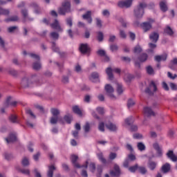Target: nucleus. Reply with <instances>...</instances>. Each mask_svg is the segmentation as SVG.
<instances>
[{"label": "nucleus", "instance_id": "1", "mask_svg": "<svg viewBox=\"0 0 177 177\" xmlns=\"http://www.w3.org/2000/svg\"><path fill=\"white\" fill-rule=\"evenodd\" d=\"M158 82L151 81L149 87L145 89V93L148 95H153L158 91Z\"/></svg>", "mask_w": 177, "mask_h": 177}, {"label": "nucleus", "instance_id": "2", "mask_svg": "<svg viewBox=\"0 0 177 177\" xmlns=\"http://www.w3.org/2000/svg\"><path fill=\"white\" fill-rule=\"evenodd\" d=\"M146 6L147 5L145 3H140L139 6L134 10V16L136 19H142V17H143V15L145 14L143 9H145Z\"/></svg>", "mask_w": 177, "mask_h": 177}, {"label": "nucleus", "instance_id": "3", "mask_svg": "<svg viewBox=\"0 0 177 177\" xmlns=\"http://www.w3.org/2000/svg\"><path fill=\"white\" fill-rule=\"evenodd\" d=\"M156 22V20L149 18L147 21L143 22L140 24V27L142 28L144 32H147V31H150L151 28H152V24Z\"/></svg>", "mask_w": 177, "mask_h": 177}, {"label": "nucleus", "instance_id": "4", "mask_svg": "<svg viewBox=\"0 0 177 177\" xmlns=\"http://www.w3.org/2000/svg\"><path fill=\"white\" fill-rule=\"evenodd\" d=\"M106 73L109 77V80L112 81L114 78V75H113V73H116V74H120L121 73V69L119 68H107L106 69Z\"/></svg>", "mask_w": 177, "mask_h": 177}, {"label": "nucleus", "instance_id": "5", "mask_svg": "<svg viewBox=\"0 0 177 177\" xmlns=\"http://www.w3.org/2000/svg\"><path fill=\"white\" fill-rule=\"evenodd\" d=\"M71 4L68 1H65L62 3V6L59 9L58 13L59 15H66L68 12H70Z\"/></svg>", "mask_w": 177, "mask_h": 177}, {"label": "nucleus", "instance_id": "6", "mask_svg": "<svg viewBox=\"0 0 177 177\" xmlns=\"http://www.w3.org/2000/svg\"><path fill=\"white\" fill-rule=\"evenodd\" d=\"M71 162L73 164V165L75 167V168H88V165H80V164H78V162H77V160H78V156L77 155H72L71 156Z\"/></svg>", "mask_w": 177, "mask_h": 177}, {"label": "nucleus", "instance_id": "7", "mask_svg": "<svg viewBox=\"0 0 177 177\" xmlns=\"http://www.w3.org/2000/svg\"><path fill=\"white\" fill-rule=\"evenodd\" d=\"M21 88H30V86H32V82L25 76L21 81Z\"/></svg>", "mask_w": 177, "mask_h": 177}, {"label": "nucleus", "instance_id": "8", "mask_svg": "<svg viewBox=\"0 0 177 177\" xmlns=\"http://www.w3.org/2000/svg\"><path fill=\"white\" fill-rule=\"evenodd\" d=\"M50 27L56 30L58 32H63V28L60 26V23L57 19H55L53 23L50 24Z\"/></svg>", "mask_w": 177, "mask_h": 177}, {"label": "nucleus", "instance_id": "9", "mask_svg": "<svg viewBox=\"0 0 177 177\" xmlns=\"http://www.w3.org/2000/svg\"><path fill=\"white\" fill-rule=\"evenodd\" d=\"M17 105V102L13 101L12 97H8L4 104V107L5 109H7V107H16Z\"/></svg>", "mask_w": 177, "mask_h": 177}, {"label": "nucleus", "instance_id": "10", "mask_svg": "<svg viewBox=\"0 0 177 177\" xmlns=\"http://www.w3.org/2000/svg\"><path fill=\"white\" fill-rule=\"evenodd\" d=\"M105 91L109 97H111V99H115V96H114V95L113 94V93L114 92V88H113V86H111V85L106 84L105 86Z\"/></svg>", "mask_w": 177, "mask_h": 177}, {"label": "nucleus", "instance_id": "11", "mask_svg": "<svg viewBox=\"0 0 177 177\" xmlns=\"http://www.w3.org/2000/svg\"><path fill=\"white\" fill-rule=\"evenodd\" d=\"M113 169L114 170H111L110 171L111 176L118 177L121 174V171L120 170V166H118V165L117 164H115Z\"/></svg>", "mask_w": 177, "mask_h": 177}, {"label": "nucleus", "instance_id": "12", "mask_svg": "<svg viewBox=\"0 0 177 177\" xmlns=\"http://www.w3.org/2000/svg\"><path fill=\"white\" fill-rule=\"evenodd\" d=\"M82 19L86 20L88 24H92V11H87L84 15H82Z\"/></svg>", "mask_w": 177, "mask_h": 177}, {"label": "nucleus", "instance_id": "13", "mask_svg": "<svg viewBox=\"0 0 177 177\" xmlns=\"http://www.w3.org/2000/svg\"><path fill=\"white\" fill-rule=\"evenodd\" d=\"M30 82L32 84H37V85H41V79L37 74H33L30 76Z\"/></svg>", "mask_w": 177, "mask_h": 177}, {"label": "nucleus", "instance_id": "14", "mask_svg": "<svg viewBox=\"0 0 177 177\" xmlns=\"http://www.w3.org/2000/svg\"><path fill=\"white\" fill-rule=\"evenodd\" d=\"M132 1L133 0H126L123 1H120L118 3V7L119 8H130V6L132 5Z\"/></svg>", "mask_w": 177, "mask_h": 177}, {"label": "nucleus", "instance_id": "15", "mask_svg": "<svg viewBox=\"0 0 177 177\" xmlns=\"http://www.w3.org/2000/svg\"><path fill=\"white\" fill-rule=\"evenodd\" d=\"M158 38H160V35L157 32H152L151 34H149V39L153 44H156V42L158 41Z\"/></svg>", "mask_w": 177, "mask_h": 177}, {"label": "nucleus", "instance_id": "16", "mask_svg": "<svg viewBox=\"0 0 177 177\" xmlns=\"http://www.w3.org/2000/svg\"><path fill=\"white\" fill-rule=\"evenodd\" d=\"M97 54L98 55V56H101V57H103V60L104 62H110V57L107 56L104 50H98L97 51Z\"/></svg>", "mask_w": 177, "mask_h": 177}, {"label": "nucleus", "instance_id": "17", "mask_svg": "<svg viewBox=\"0 0 177 177\" xmlns=\"http://www.w3.org/2000/svg\"><path fill=\"white\" fill-rule=\"evenodd\" d=\"M144 114L147 117H151V115H156V113H154V111H153V110H151V108L150 107L144 108Z\"/></svg>", "mask_w": 177, "mask_h": 177}, {"label": "nucleus", "instance_id": "18", "mask_svg": "<svg viewBox=\"0 0 177 177\" xmlns=\"http://www.w3.org/2000/svg\"><path fill=\"white\" fill-rule=\"evenodd\" d=\"M79 49L81 53H89L91 52V48L88 45H81Z\"/></svg>", "mask_w": 177, "mask_h": 177}, {"label": "nucleus", "instance_id": "19", "mask_svg": "<svg viewBox=\"0 0 177 177\" xmlns=\"http://www.w3.org/2000/svg\"><path fill=\"white\" fill-rule=\"evenodd\" d=\"M153 147L155 150H156L158 157H161V156H162V149L161 147H160L158 143H154L153 145Z\"/></svg>", "mask_w": 177, "mask_h": 177}, {"label": "nucleus", "instance_id": "20", "mask_svg": "<svg viewBox=\"0 0 177 177\" xmlns=\"http://www.w3.org/2000/svg\"><path fill=\"white\" fill-rule=\"evenodd\" d=\"M105 127L107 128V129H109V131H111L113 132H114V131H117V125H115V124H113L111 122H109L108 123H106L105 124Z\"/></svg>", "mask_w": 177, "mask_h": 177}, {"label": "nucleus", "instance_id": "21", "mask_svg": "<svg viewBox=\"0 0 177 177\" xmlns=\"http://www.w3.org/2000/svg\"><path fill=\"white\" fill-rule=\"evenodd\" d=\"M56 171V167L55 165H52L48 166V171L47 172V176L48 177H53V172Z\"/></svg>", "mask_w": 177, "mask_h": 177}, {"label": "nucleus", "instance_id": "22", "mask_svg": "<svg viewBox=\"0 0 177 177\" xmlns=\"http://www.w3.org/2000/svg\"><path fill=\"white\" fill-rule=\"evenodd\" d=\"M161 171L163 174H167L169 171H171V165L169 163H165L162 166Z\"/></svg>", "mask_w": 177, "mask_h": 177}, {"label": "nucleus", "instance_id": "23", "mask_svg": "<svg viewBox=\"0 0 177 177\" xmlns=\"http://www.w3.org/2000/svg\"><path fill=\"white\" fill-rule=\"evenodd\" d=\"M167 156L169 158H170V160H171V161H177V156L175 154H174L173 151H169L168 153H167Z\"/></svg>", "mask_w": 177, "mask_h": 177}, {"label": "nucleus", "instance_id": "24", "mask_svg": "<svg viewBox=\"0 0 177 177\" xmlns=\"http://www.w3.org/2000/svg\"><path fill=\"white\" fill-rule=\"evenodd\" d=\"M16 134L11 133L8 138H6V142H7V143H12V142L16 141Z\"/></svg>", "mask_w": 177, "mask_h": 177}, {"label": "nucleus", "instance_id": "25", "mask_svg": "<svg viewBox=\"0 0 177 177\" xmlns=\"http://www.w3.org/2000/svg\"><path fill=\"white\" fill-rule=\"evenodd\" d=\"M41 68H42V65L41 64V62L39 61L34 62L32 64V68L36 71H38V70H41Z\"/></svg>", "mask_w": 177, "mask_h": 177}, {"label": "nucleus", "instance_id": "26", "mask_svg": "<svg viewBox=\"0 0 177 177\" xmlns=\"http://www.w3.org/2000/svg\"><path fill=\"white\" fill-rule=\"evenodd\" d=\"M97 39L99 42H103L104 39V34H103V32L102 31L97 32Z\"/></svg>", "mask_w": 177, "mask_h": 177}, {"label": "nucleus", "instance_id": "27", "mask_svg": "<svg viewBox=\"0 0 177 177\" xmlns=\"http://www.w3.org/2000/svg\"><path fill=\"white\" fill-rule=\"evenodd\" d=\"M21 13L24 16V21L32 20V18H30V17H28V12H27V10H22Z\"/></svg>", "mask_w": 177, "mask_h": 177}, {"label": "nucleus", "instance_id": "28", "mask_svg": "<svg viewBox=\"0 0 177 177\" xmlns=\"http://www.w3.org/2000/svg\"><path fill=\"white\" fill-rule=\"evenodd\" d=\"M154 59L156 62H158V63H160V62L162 60L165 62V60H167V55H156L155 56Z\"/></svg>", "mask_w": 177, "mask_h": 177}, {"label": "nucleus", "instance_id": "29", "mask_svg": "<svg viewBox=\"0 0 177 177\" xmlns=\"http://www.w3.org/2000/svg\"><path fill=\"white\" fill-rule=\"evenodd\" d=\"M8 118L9 121L12 122V124H19V120H17V116H16V115H10Z\"/></svg>", "mask_w": 177, "mask_h": 177}, {"label": "nucleus", "instance_id": "30", "mask_svg": "<svg viewBox=\"0 0 177 177\" xmlns=\"http://www.w3.org/2000/svg\"><path fill=\"white\" fill-rule=\"evenodd\" d=\"M149 59V55L146 53H142L139 57V60L141 63H145Z\"/></svg>", "mask_w": 177, "mask_h": 177}, {"label": "nucleus", "instance_id": "31", "mask_svg": "<svg viewBox=\"0 0 177 177\" xmlns=\"http://www.w3.org/2000/svg\"><path fill=\"white\" fill-rule=\"evenodd\" d=\"M73 111L75 113V114H77V115H82V111H81V109H80L79 106H73Z\"/></svg>", "mask_w": 177, "mask_h": 177}, {"label": "nucleus", "instance_id": "32", "mask_svg": "<svg viewBox=\"0 0 177 177\" xmlns=\"http://www.w3.org/2000/svg\"><path fill=\"white\" fill-rule=\"evenodd\" d=\"M175 66H177V58H174L169 64V67L171 70H175Z\"/></svg>", "mask_w": 177, "mask_h": 177}, {"label": "nucleus", "instance_id": "33", "mask_svg": "<svg viewBox=\"0 0 177 177\" xmlns=\"http://www.w3.org/2000/svg\"><path fill=\"white\" fill-rule=\"evenodd\" d=\"M50 113L53 116L58 117V115L60 114V111L56 108H52L50 109Z\"/></svg>", "mask_w": 177, "mask_h": 177}, {"label": "nucleus", "instance_id": "34", "mask_svg": "<svg viewBox=\"0 0 177 177\" xmlns=\"http://www.w3.org/2000/svg\"><path fill=\"white\" fill-rule=\"evenodd\" d=\"M32 7L34 8L35 13H36L37 15H38V13H40L41 8H39V6H38V4H37V3H33L32 4Z\"/></svg>", "mask_w": 177, "mask_h": 177}, {"label": "nucleus", "instance_id": "35", "mask_svg": "<svg viewBox=\"0 0 177 177\" xmlns=\"http://www.w3.org/2000/svg\"><path fill=\"white\" fill-rule=\"evenodd\" d=\"M160 9H161V10H162V12H167V10H168V7H167V2L161 1L160 3Z\"/></svg>", "mask_w": 177, "mask_h": 177}, {"label": "nucleus", "instance_id": "36", "mask_svg": "<svg viewBox=\"0 0 177 177\" xmlns=\"http://www.w3.org/2000/svg\"><path fill=\"white\" fill-rule=\"evenodd\" d=\"M156 167H157V163L156 162H149L148 167L149 169H151V171H154V169H156Z\"/></svg>", "mask_w": 177, "mask_h": 177}, {"label": "nucleus", "instance_id": "37", "mask_svg": "<svg viewBox=\"0 0 177 177\" xmlns=\"http://www.w3.org/2000/svg\"><path fill=\"white\" fill-rule=\"evenodd\" d=\"M117 85V92L119 95H121L122 92H124V88L122 87V84L120 83H116Z\"/></svg>", "mask_w": 177, "mask_h": 177}, {"label": "nucleus", "instance_id": "38", "mask_svg": "<svg viewBox=\"0 0 177 177\" xmlns=\"http://www.w3.org/2000/svg\"><path fill=\"white\" fill-rule=\"evenodd\" d=\"M103 172V166L98 165L97 167V176L102 177V173Z\"/></svg>", "mask_w": 177, "mask_h": 177}, {"label": "nucleus", "instance_id": "39", "mask_svg": "<svg viewBox=\"0 0 177 177\" xmlns=\"http://www.w3.org/2000/svg\"><path fill=\"white\" fill-rule=\"evenodd\" d=\"M133 78V76H132V75L129 73L124 75V80L126 82H131Z\"/></svg>", "mask_w": 177, "mask_h": 177}, {"label": "nucleus", "instance_id": "40", "mask_svg": "<svg viewBox=\"0 0 177 177\" xmlns=\"http://www.w3.org/2000/svg\"><path fill=\"white\" fill-rule=\"evenodd\" d=\"M138 172H140V174H142V175H145L147 174V169H146V167H145L138 166Z\"/></svg>", "mask_w": 177, "mask_h": 177}, {"label": "nucleus", "instance_id": "41", "mask_svg": "<svg viewBox=\"0 0 177 177\" xmlns=\"http://www.w3.org/2000/svg\"><path fill=\"white\" fill-rule=\"evenodd\" d=\"M97 158L100 160V161L102 162V164H106V162H107V160H106V158H104V157L103 156V153H97Z\"/></svg>", "mask_w": 177, "mask_h": 177}, {"label": "nucleus", "instance_id": "42", "mask_svg": "<svg viewBox=\"0 0 177 177\" xmlns=\"http://www.w3.org/2000/svg\"><path fill=\"white\" fill-rule=\"evenodd\" d=\"M64 120L67 122V124H71V121H73V116L71 115H66L64 117Z\"/></svg>", "mask_w": 177, "mask_h": 177}, {"label": "nucleus", "instance_id": "43", "mask_svg": "<svg viewBox=\"0 0 177 177\" xmlns=\"http://www.w3.org/2000/svg\"><path fill=\"white\" fill-rule=\"evenodd\" d=\"M137 147H138V150H140V151H143L146 150V146L142 142H138L137 144Z\"/></svg>", "mask_w": 177, "mask_h": 177}, {"label": "nucleus", "instance_id": "44", "mask_svg": "<svg viewBox=\"0 0 177 177\" xmlns=\"http://www.w3.org/2000/svg\"><path fill=\"white\" fill-rule=\"evenodd\" d=\"M165 32L168 34V35H174V30H172V28H171L169 26H167L165 28Z\"/></svg>", "mask_w": 177, "mask_h": 177}, {"label": "nucleus", "instance_id": "45", "mask_svg": "<svg viewBox=\"0 0 177 177\" xmlns=\"http://www.w3.org/2000/svg\"><path fill=\"white\" fill-rule=\"evenodd\" d=\"M59 120H60V118H59V116H53L50 118V122L53 124H57V121H59Z\"/></svg>", "mask_w": 177, "mask_h": 177}, {"label": "nucleus", "instance_id": "46", "mask_svg": "<svg viewBox=\"0 0 177 177\" xmlns=\"http://www.w3.org/2000/svg\"><path fill=\"white\" fill-rule=\"evenodd\" d=\"M147 73L149 75H154V69H153V67H151V66H147Z\"/></svg>", "mask_w": 177, "mask_h": 177}, {"label": "nucleus", "instance_id": "47", "mask_svg": "<svg viewBox=\"0 0 177 177\" xmlns=\"http://www.w3.org/2000/svg\"><path fill=\"white\" fill-rule=\"evenodd\" d=\"M139 168V165L136 164L134 166H131L129 168V171H130V172H136V171H138Z\"/></svg>", "mask_w": 177, "mask_h": 177}, {"label": "nucleus", "instance_id": "48", "mask_svg": "<svg viewBox=\"0 0 177 177\" xmlns=\"http://www.w3.org/2000/svg\"><path fill=\"white\" fill-rule=\"evenodd\" d=\"M21 164L24 167H28L30 165V161L28 160V158H24Z\"/></svg>", "mask_w": 177, "mask_h": 177}, {"label": "nucleus", "instance_id": "49", "mask_svg": "<svg viewBox=\"0 0 177 177\" xmlns=\"http://www.w3.org/2000/svg\"><path fill=\"white\" fill-rule=\"evenodd\" d=\"M124 122H125V124H127V125H131V124H132V122H133V117L130 116V117L126 118Z\"/></svg>", "mask_w": 177, "mask_h": 177}, {"label": "nucleus", "instance_id": "50", "mask_svg": "<svg viewBox=\"0 0 177 177\" xmlns=\"http://www.w3.org/2000/svg\"><path fill=\"white\" fill-rule=\"evenodd\" d=\"M91 81H93V80H99V73L94 72L91 74Z\"/></svg>", "mask_w": 177, "mask_h": 177}, {"label": "nucleus", "instance_id": "51", "mask_svg": "<svg viewBox=\"0 0 177 177\" xmlns=\"http://www.w3.org/2000/svg\"><path fill=\"white\" fill-rule=\"evenodd\" d=\"M50 35L53 39H59V33L57 32H52Z\"/></svg>", "mask_w": 177, "mask_h": 177}, {"label": "nucleus", "instance_id": "52", "mask_svg": "<svg viewBox=\"0 0 177 177\" xmlns=\"http://www.w3.org/2000/svg\"><path fill=\"white\" fill-rule=\"evenodd\" d=\"M98 129L101 132H104V122H100L98 125Z\"/></svg>", "mask_w": 177, "mask_h": 177}, {"label": "nucleus", "instance_id": "53", "mask_svg": "<svg viewBox=\"0 0 177 177\" xmlns=\"http://www.w3.org/2000/svg\"><path fill=\"white\" fill-rule=\"evenodd\" d=\"M89 169L93 173L95 172V171H96V165L95 163H93V162H91L89 165Z\"/></svg>", "mask_w": 177, "mask_h": 177}, {"label": "nucleus", "instance_id": "54", "mask_svg": "<svg viewBox=\"0 0 177 177\" xmlns=\"http://www.w3.org/2000/svg\"><path fill=\"white\" fill-rule=\"evenodd\" d=\"M95 21H96L97 27H98V28H102V27L103 26L102 24V19L100 18H96Z\"/></svg>", "mask_w": 177, "mask_h": 177}, {"label": "nucleus", "instance_id": "55", "mask_svg": "<svg viewBox=\"0 0 177 177\" xmlns=\"http://www.w3.org/2000/svg\"><path fill=\"white\" fill-rule=\"evenodd\" d=\"M133 106H135V101L132 99H129L127 102V107L129 109Z\"/></svg>", "mask_w": 177, "mask_h": 177}, {"label": "nucleus", "instance_id": "56", "mask_svg": "<svg viewBox=\"0 0 177 177\" xmlns=\"http://www.w3.org/2000/svg\"><path fill=\"white\" fill-rule=\"evenodd\" d=\"M96 111L98 113V114H100L101 115L104 114V108L98 106L96 108Z\"/></svg>", "mask_w": 177, "mask_h": 177}, {"label": "nucleus", "instance_id": "57", "mask_svg": "<svg viewBox=\"0 0 177 177\" xmlns=\"http://www.w3.org/2000/svg\"><path fill=\"white\" fill-rule=\"evenodd\" d=\"M117 41V37L114 35H109V42H115Z\"/></svg>", "mask_w": 177, "mask_h": 177}, {"label": "nucleus", "instance_id": "58", "mask_svg": "<svg viewBox=\"0 0 177 177\" xmlns=\"http://www.w3.org/2000/svg\"><path fill=\"white\" fill-rule=\"evenodd\" d=\"M84 132H86V133H88V132H89L90 129H91V125L89 124V123L86 122V124L84 126Z\"/></svg>", "mask_w": 177, "mask_h": 177}, {"label": "nucleus", "instance_id": "59", "mask_svg": "<svg viewBox=\"0 0 177 177\" xmlns=\"http://www.w3.org/2000/svg\"><path fill=\"white\" fill-rule=\"evenodd\" d=\"M8 73H9V74H10V75H12V77H17L18 73L15 69H10L8 71Z\"/></svg>", "mask_w": 177, "mask_h": 177}, {"label": "nucleus", "instance_id": "60", "mask_svg": "<svg viewBox=\"0 0 177 177\" xmlns=\"http://www.w3.org/2000/svg\"><path fill=\"white\" fill-rule=\"evenodd\" d=\"M0 15H9V10L0 8Z\"/></svg>", "mask_w": 177, "mask_h": 177}, {"label": "nucleus", "instance_id": "61", "mask_svg": "<svg viewBox=\"0 0 177 177\" xmlns=\"http://www.w3.org/2000/svg\"><path fill=\"white\" fill-rule=\"evenodd\" d=\"M4 158L6 160H12L13 158V156L10 153H4Z\"/></svg>", "mask_w": 177, "mask_h": 177}, {"label": "nucleus", "instance_id": "62", "mask_svg": "<svg viewBox=\"0 0 177 177\" xmlns=\"http://www.w3.org/2000/svg\"><path fill=\"white\" fill-rule=\"evenodd\" d=\"M133 52L134 53H140V52H142V48H140L139 46H137L134 48Z\"/></svg>", "mask_w": 177, "mask_h": 177}, {"label": "nucleus", "instance_id": "63", "mask_svg": "<svg viewBox=\"0 0 177 177\" xmlns=\"http://www.w3.org/2000/svg\"><path fill=\"white\" fill-rule=\"evenodd\" d=\"M110 49L111 52H117L118 50V46L117 45H111Z\"/></svg>", "mask_w": 177, "mask_h": 177}, {"label": "nucleus", "instance_id": "64", "mask_svg": "<svg viewBox=\"0 0 177 177\" xmlns=\"http://www.w3.org/2000/svg\"><path fill=\"white\" fill-rule=\"evenodd\" d=\"M115 158H117V153L111 152L109 154V160H115Z\"/></svg>", "mask_w": 177, "mask_h": 177}]
</instances>
